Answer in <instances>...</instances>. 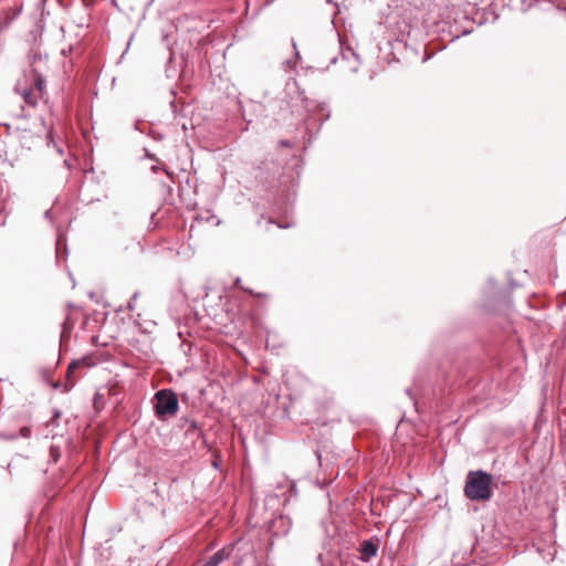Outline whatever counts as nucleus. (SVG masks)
Returning a JSON list of instances; mask_svg holds the SVG:
<instances>
[{
	"label": "nucleus",
	"mask_w": 566,
	"mask_h": 566,
	"mask_svg": "<svg viewBox=\"0 0 566 566\" xmlns=\"http://www.w3.org/2000/svg\"><path fill=\"white\" fill-rule=\"evenodd\" d=\"M292 528V520L285 515H279L270 524V531L275 536L286 535Z\"/></svg>",
	"instance_id": "4"
},
{
	"label": "nucleus",
	"mask_w": 566,
	"mask_h": 566,
	"mask_svg": "<svg viewBox=\"0 0 566 566\" xmlns=\"http://www.w3.org/2000/svg\"><path fill=\"white\" fill-rule=\"evenodd\" d=\"M45 217L49 218L50 217V211H45Z\"/></svg>",
	"instance_id": "21"
},
{
	"label": "nucleus",
	"mask_w": 566,
	"mask_h": 566,
	"mask_svg": "<svg viewBox=\"0 0 566 566\" xmlns=\"http://www.w3.org/2000/svg\"><path fill=\"white\" fill-rule=\"evenodd\" d=\"M44 87H45V80H44V77L40 73L34 71L33 72V87H31V90H34L35 92H39L40 95L43 96Z\"/></svg>",
	"instance_id": "9"
},
{
	"label": "nucleus",
	"mask_w": 566,
	"mask_h": 566,
	"mask_svg": "<svg viewBox=\"0 0 566 566\" xmlns=\"http://www.w3.org/2000/svg\"><path fill=\"white\" fill-rule=\"evenodd\" d=\"M292 44H293V48H294V50H295V57H296V60H297V59L300 57V53H298V51L296 50V43H295L294 41H292Z\"/></svg>",
	"instance_id": "18"
},
{
	"label": "nucleus",
	"mask_w": 566,
	"mask_h": 566,
	"mask_svg": "<svg viewBox=\"0 0 566 566\" xmlns=\"http://www.w3.org/2000/svg\"><path fill=\"white\" fill-rule=\"evenodd\" d=\"M315 114L319 115V126L329 118V111L325 103H321L316 106Z\"/></svg>",
	"instance_id": "10"
},
{
	"label": "nucleus",
	"mask_w": 566,
	"mask_h": 566,
	"mask_svg": "<svg viewBox=\"0 0 566 566\" xmlns=\"http://www.w3.org/2000/svg\"><path fill=\"white\" fill-rule=\"evenodd\" d=\"M231 551L227 548H221L217 551L209 560L202 566H218L224 559L229 558Z\"/></svg>",
	"instance_id": "6"
},
{
	"label": "nucleus",
	"mask_w": 566,
	"mask_h": 566,
	"mask_svg": "<svg viewBox=\"0 0 566 566\" xmlns=\"http://www.w3.org/2000/svg\"><path fill=\"white\" fill-rule=\"evenodd\" d=\"M20 436L23 438H29L31 436V429L28 427H22L20 430Z\"/></svg>",
	"instance_id": "13"
},
{
	"label": "nucleus",
	"mask_w": 566,
	"mask_h": 566,
	"mask_svg": "<svg viewBox=\"0 0 566 566\" xmlns=\"http://www.w3.org/2000/svg\"><path fill=\"white\" fill-rule=\"evenodd\" d=\"M138 295H139V293H138V292H135V293L132 295V297H130V300H129V302H128V306H127V307H128V310H129L130 312H133V311H134V308H135V302H136V300L138 298Z\"/></svg>",
	"instance_id": "12"
},
{
	"label": "nucleus",
	"mask_w": 566,
	"mask_h": 566,
	"mask_svg": "<svg viewBox=\"0 0 566 566\" xmlns=\"http://www.w3.org/2000/svg\"><path fill=\"white\" fill-rule=\"evenodd\" d=\"M146 157L151 159V160H157L156 156L154 154L148 153V151H146Z\"/></svg>",
	"instance_id": "17"
},
{
	"label": "nucleus",
	"mask_w": 566,
	"mask_h": 566,
	"mask_svg": "<svg viewBox=\"0 0 566 566\" xmlns=\"http://www.w3.org/2000/svg\"><path fill=\"white\" fill-rule=\"evenodd\" d=\"M492 475L483 470L470 471L467 474L464 494L471 501H489L492 492Z\"/></svg>",
	"instance_id": "1"
},
{
	"label": "nucleus",
	"mask_w": 566,
	"mask_h": 566,
	"mask_svg": "<svg viewBox=\"0 0 566 566\" xmlns=\"http://www.w3.org/2000/svg\"><path fill=\"white\" fill-rule=\"evenodd\" d=\"M64 250H66L65 241L61 237H59L57 241H56V256L59 260L64 256L63 255Z\"/></svg>",
	"instance_id": "11"
},
{
	"label": "nucleus",
	"mask_w": 566,
	"mask_h": 566,
	"mask_svg": "<svg viewBox=\"0 0 566 566\" xmlns=\"http://www.w3.org/2000/svg\"><path fill=\"white\" fill-rule=\"evenodd\" d=\"M378 551V545L374 543L371 539H366L360 544V558L363 560H369L371 557L376 556Z\"/></svg>",
	"instance_id": "5"
},
{
	"label": "nucleus",
	"mask_w": 566,
	"mask_h": 566,
	"mask_svg": "<svg viewBox=\"0 0 566 566\" xmlns=\"http://www.w3.org/2000/svg\"><path fill=\"white\" fill-rule=\"evenodd\" d=\"M406 392H407V395H408V396H410V397L412 398V396H411V389H409V388H408V389L406 390Z\"/></svg>",
	"instance_id": "20"
},
{
	"label": "nucleus",
	"mask_w": 566,
	"mask_h": 566,
	"mask_svg": "<svg viewBox=\"0 0 566 566\" xmlns=\"http://www.w3.org/2000/svg\"><path fill=\"white\" fill-rule=\"evenodd\" d=\"M280 144H281V146H284V147L290 146V142H286V140H281Z\"/></svg>",
	"instance_id": "19"
},
{
	"label": "nucleus",
	"mask_w": 566,
	"mask_h": 566,
	"mask_svg": "<svg viewBox=\"0 0 566 566\" xmlns=\"http://www.w3.org/2000/svg\"><path fill=\"white\" fill-rule=\"evenodd\" d=\"M155 415L159 420H166L175 416L179 410L177 394L171 389H160L155 396Z\"/></svg>",
	"instance_id": "2"
},
{
	"label": "nucleus",
	"mask_w": 566,
	"mask_h": 566,
	"mask_svg": "<svg viewBox=\"0 0 566 566\" xmlns=\"http://www.w3.org/2000/svg\"><path fill=\"white\" fill-rule=\"evenodd\" d=\"M159 169H161V170H163V171H165L168 176H170V174L167 171V169H166V168H159L158 166H153V167H151V170H153L154 172H157Z\"/></svg>",
	"instance_id": "15"
},
{
	"label": "nucleus",
	"mask_w": 566,
	"mask_h": 566,
	"mask_svg": "<svg viewBox=\"0 0 566 566\" xmlns=\"http://www.w3.org/2000/svg\"><path fill=\"white\" fill-rule=\"evenodd\" d=\"M315 115H312L310 116L306 122H305V125H306V130H310L311 129V126H312V119Z\"/></svg>",
	"instance_id": "14"
},
{
	"label": "nucleus",
	"mask_w": 566,
	"mask_h": 566,
	"mask_svg": "<svg viewBox=\"0 0 566 566\" xmlns=\"http://www.w3.org/2000/svg\"><path fill=\"white\" fill-rule=\"evenodd\" d=\"M178 427L185 430L186 438L190 439L192 442L202 437V430L199 427L198 421L190 417H180L178 420Z\"/></svg>",
	"instance_id": "3"
},
{
	"label": "nucleus",
	"mask_w": 566,
	"mask_h": 566,
	"mask_svg": "<svg viewBox=\"0 0 566 566\" xmlns=\"http://www.w3.org/2000/svg\"><path fill=\"white\" fill-rule=\"evenodd\" d=\"M54 147L56 149V151L60 154V155H63V149L61 146H59L57 144L54 143Z\"/></svg>",
	"instance_id": "16"
},
{
	"label": "nucleus",
	"mask_w": 566,
	"mask_h": 566,
	"mask_svg": "<svg viewBox=\"0 0 566 566\" xmlns=\"http://www.w3.org/2000/svg\"><path fill=\"white\" fill-rule=\"evenodd\" d=\"M22 96H23L24 102L31 107H35L38 105L40 98L42 97V95H40L39 92H35L34 90H31V88L23 90Z\"/></svg>",
	"instance_id": "8"
},
{
	"label": "nucleus",
	"mask_w": 566,
	"mask_h": 566,
	"mask_svg": "<svg viewBox=\"0 0 566 566\" xmlns=\"http://www.w3.org/2000/svg\"><path fill=\"white\" fill-rule=\"evenodd\" d=\"M93 361L90 357H83L81 359H77V360H73L72 363H70L69 367H67V378L71 379V376L72 374L77 369V368H81V367H91L93 366Z\"/></svg>",
	"instance_id": "7"
},
{
	"label": "nucleus",
	"mask_w": 566,
	"mask_h": 566,
	"mask_svg": "<svg viewBox=\"0 0 566 566\" xmlns=\"http://www.w3.org/2000/svg\"><path fill=\"white\" fill-rule=\"evenodd\" d=\"M64 164H65L67 167H70V164H69V161H67L66 159L64 160Z\"/></svg>",
	"instance_id": "22"
}]
</instances>
